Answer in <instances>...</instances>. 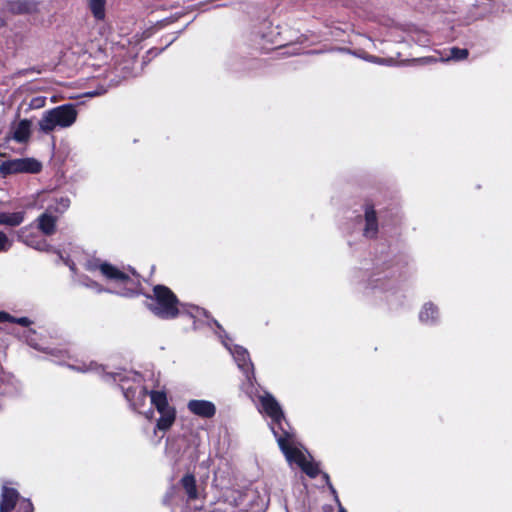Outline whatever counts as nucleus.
<instances>
[{"label": "nucleus", "instance_id": "f257e3e1", "mask_svg": "<svg viewBox=\"0 0 512 512\" xmlns=\"http://www.w3.org/2000/svg\"><path fill=\"white\" fill-rule=\"evenodd\" d=\"M252 390L253 393L250 398L257 404L259 412L270 418L269 425L271 431L287 462L290 465H297L311 478L316 477L319 473V468L303 451L278 401L272 394L266 391L259 393L254 385Z\"/></svg>", "mask_w": 512, "mask_h": 512}, {"label": "nucleus", "instance_id": "f03ea898", "mask_svg": "<svg viewBox=\"0 0 512 512\" xmlns=\"http://www.w3.org/2000/svg\"><path fill=\"white\" fill-rule=\"evenodd\" d=\"M83 266L90 272L98 270L108 282L113 284V289H108V292L125 297H131L138 293L140 283L135 272L132 270L128 272L120 270L118 267L97 258L85 260ZM75 281L99 293L106 291L97 282L90 280L84 275L78 276Z\"/></svg>", "mask_w": 512, "mask_h": 512}, {"label": "nucleus", "instance_id": "7ed1b4c3", "mask_svg": "<svg viewBox=\"0 0 512 512\" xmlns=\"http://www.w3.org/2000/svg\"><path fill=\"white\" fill-rule=\"evenodd\" d=\"M146 307L161 319H173L179 314H187L195 320L208 317L207 311L191 304H180L176 295L166 286L156 285L153 294L146 297Z\"/></svg>", "mask_w": 512, "mask_h": 512}, {"label": "nucleus", "instance_id": "20e7f679", "mask_svg": "<svg viewBox=\"0 0 512 512\" xmlns=\"http://www.w3.org/2000/svg\"><path fill=\"white\" fill-rule=\"evenodd\" d=\"M105 376L113 378L114 381L120 382V388L124 397L129 402L130 406L139 413H142V408L145 406L148 398L150 399L151 392L142 384V376L138 373H114L106 374Z\"/></svg>", "mask_w": 512, "mask_h": 512}, {"label": "nucleus", "instance_id": "39448f33", "mask_svg": "<svg viewBox=\"0 0 512 512\" xmlns=\"http://www.w3.org/2000/svg\"><path fill=\"white\" fill-rule=\"evenodd\" d=\"M75 105L64 104L43 112L38 121V129L43 134H50L58 129L71 127L77 120Z\"/></svg>", "mask_w": 512, "mask_h": 512}, {"label": "nucleus", "instance_id": "423d86ee", "mask_svg": "<svg viewBox=\"0 0 512 512\" xmlns=\"http://www.w3.org/2000/svg\"><path fill=\"white\" fill-rule=\"evenodd\" d=\"M230 339H222L223 345L227 348V350L230 352L232 357L234 358V361L236 362L238 368L245 376V381L242 384L243 391L249 396L252 397L253 393V383L255 381V375H254V366L253 363L250 360L249 352L238 345H233L230 343Z\"/></svg>", "mask_w": 512, "mask_h": 512}, {"label": "nucleus", "instance_id": "0eeeda50", "mask_svg": "<svg viewBox=\"0 0 512 512\" xmlns=\"http://www.w3.org/2000/svg\"><path fill=\"white\" fill-rule=\"evenodd\" d=\"M150 402L160 414L156 428L160 431L169 430L176 420V410L168 403L165 392L151 391Z\"/></svg>", "mask_w": 512, "mask_h": 512}, {"label": "nucleus", "instance_id": "6e6552de", "mask_svg": "<svg viewBox=\"0 0 512 512\" xmlns=\"http://www.w3.org/2000/svg\"><path fill=\"white\" fill-rule=\"evenodd\" d=\"M29 499L21 497L16 488L4 483L0 497V512H33Z\"/></svg>", "mask_w": 512, "mask_h": 512}, {"label": "nucleus", "instance_id": "1a4fd4ad", "mask_svg": "<svg viewBox=\"0 0 512 512\" xmlns=\"http://www.w3.org/2000/svg\"><path fill=\"white\" fill-rule=\"evenodd\" d=\"M16 237L19 242H22L28 247H31L40 252L54 251L52 246L48 244L44 235L38 230L37 226L30 224L20 228L16 232Z\"/></svg>", "mask_w": 512, "mask_h": 512}, {"label": "nucleus", "instance_id": "9d476101", "mask_svg": "<svg viewBox=\"0 0 512 512\" xmlns=\"http://www.w3.org/2000/svg\"><path fill=\"white\" fill-rule=\"evenodd\" d=\"M41 167V163L33 158L12 159L0 164V174L6 177L15 173H37Z\"/></svg>", "mask_w": 512, "mask_h": 512}, {"label": "nucleus", "instance_id": "9b49d317", "mask_svg": "<svg viewBox=\"0 0 512 512\" xmlns=\"http://www.w3.org/2000/svg\"><path fill=\"white\" fill-rule=\"evenodd\" d=\"M396 276L394 270L375 272L368 280V288L371 290L386 291L391 288V280Z\"/></svg>", "mask_w": 512, "mask_h": 512}, {"label": "nucleus", "instance_id": "f8f14e48", "mask_svg": "<svg viewBox=\"0 0 512 512\" xmlns=\"http://www.w3.org/2000/svg\"><path fill=\"white\" fill-rule=\"evenodd\" d=\"M187 408L192 414L201 418H212L216 414L215 404L208 400H190Z\"/></svg>", "mask_w": 512, "mask_h": 512}, {"label": "nucleus", "instance_id": "ddd939ff", "mask_svg": "<svg viewBox=\"0 0 512 512\" xmlns=\"http://www.w3.org/2000/svg\"><path fill=\"white\" fill-rule=\"evenodd\" d=\"M45 200L48 201V204L44 212L50 215H57L58 218L70 207L71 203L70 198L64 195L56 196L47 194Z\"/></svg>", "mask_w": 512, "mask_h": 512}, {"label": "nucleus", "instance_id": "4468645a", "mask_svg": "<svg viewBox=\"0 0 512 512\" xmlns=\"http://www.w3.org/2000/svg\"><path fill=\"white\" fill-rule=\"evenodd\" d=\"M419 321L427 326L437 325L440 321V311L436 304L431 301L424 303L418 314Z\"/></svg>", "mask_w": 512, "mask_h": 512}, {"label": "nucleus", "instance_id": "2eb2a0df", "mask_svg": "<svg viewBox=\"0 0 512 512\" xmlns=\"http://www.w3.org/2000/svg\"><path fill=\"white\" fill-rule=\"evenodd\" d=\"M58 219L57 215H50L49 213L43 212L37 217L35 223L38 230L44 236H51L56 232Z\"/></svg>", "mask_w": 512, "mask_h": 512}, {"label": "nucleus", "instance_id": "dca6fc26", "mask_svg": "<svg viewBox=\"0 0 512 512\" xmlns=\"http://www.w3.org/2000/svg\"><path fill=\"white\" fill-rule=\"evenodd\" d=\"M38 3L34 0H11L6 4V10L12 14L33 13L37 10Z\"/></svg>", "mask_w": 512, "mask_h": 512}, {"label": "nucleus", "instance_id": "f3484780", "mask_svg": "<svg viewBox=\"0 0 512 512\" xmlns=\"http://www.w3.org/2000/svg\"><path fill=\"white\" fill-rule=\"evenodd\" d=\"M32 122L28 119H22L11 128L12 139L18 143H25L31 135Z\"/></svg>", "mask_w": 512, "mask_h": 512}, {"label": "nucleus", "instance_id": "a211bd4d", "mask_svg": "<svg viewBox=\"0 0 512 512\" xmlns=\"http://www.w3.org/2000/svg\"><path fill=\"white\" fill-rule=\"evenodd\" d=\"M378 233V222L374 207L366 205L365 207V226L363 229V235L366 238H375Z\"/></svg>", "mask_w": 512, "mask_h": 512}, {"label": "nucleus", "instance_id": "6ab92c4d", "mask_svg": "<svg viewBox=\"0 0 512 512\" xmlns=\"http://www.w3.org/2000/svg\"><path fill=\"white\" fill-rule=\"evenodd\" d=\"M25 220V212H0V225L8 227H17Z\"/></svg>", "mask_w": 512, "mask_h": 512}, {"label": "nucleus", "instance_id": "aec40b11", "mask_svg": "<svg viewBox=\"0 0 512 512\" xmlns=\"http://www.w3.org/2000/svg\"><path fill=\"white\" fill-rule=\"evenodd\" d=\"M181 484L190 500H195L198 498L196 479L193 475H185L181 480Z\"/></svg>", "mask_w": 512, "mask_h": 512}, {"label": "nucleus", "instance_id": "412c9836", "mask_svg": "<svg viewBox=\"0 0 512 512\" xmlns=\"http://www.w3.org/2000/svg\"><path fill=\"white\" fill-rule=\"evenodd\" d=\"M105 4L106 0H89V8L96 20H104Z\"/></svg>", "mask_w": 512, "mask_h": 512}, {"label": "nucleus", "instance_id": "4be33fe9", "mask_svg": "<svg viewBox=\"0 0 512 512\" xmlns=\"http://www.w3.org/2000/svg\"><path fill=\"white\" fill-rule=\"evenodd\" d=\"M468 54L469 53H468L467 49L453 47L450 49L449 55H447L446 57H443L442 60L443 61H449V60L460 61V60L466 59L468 57Z\"/></svg>", "mask_w": 512, "mask_h": 512}, {"label": "nucleus", "instance_id": "5701e85b", "mask_svg": "<svg viewBox=\"0 0 512 512\" xmlns=\"http://www.w3.org/2000/svg\"><path fill=\"white\" fill-rule=\"evenodd\" d=\"M69 366L72 369L80 371V372L96 371L97 373H101L103 371V368L94 362H90L89 364L83 362L80 365H69Z\"/></svg>", "mask_w": 512, "mask_h": 512}, {"label": "nucleus", "instance_id": "b1692460", "mask_svg": "<svg viewBox=\"0 0 512 512\" xmlns=\"http://www.w3.org/2000/svg\"><path fill=\"white\" fill-rule=\"evenodd\" d=\"M55 253L58 254L59 258L70 268L73 274H76V262H81L76 256H67L64 257L63 252L60 250H55Z\"/></svg>", "mask_w": 512, "mask_h": 512}, {"label": "nucleus", "instance_id": "393cba45", "mask_svg": "<svg viewBox=\"0 0 512 512\" xmlns=\"http://www.w3.org/2000/svg\"><path fill=\"white\" fill-rule=\"evenodd\" d=\"M26 341H27L28 345L35 348L36 350H40V351L49 353L54 357H59L58 354L62 353L59 350H54V349L48 350L47 348L40 346L39 344L35 343L34 340L32 338H30L29 336H27Z\"/></svg>", "mask_w": 512, "mask_h": 512}, {"label": "nucleus", "instance_id": "a878e982", "mask_svg": "<svg viewBox=\"0 0 512 512\" xmlns=\"http://www.w3.org/2000/svg\"><path fill=\"white\" fill-rule=\"evenodd\" d=\"M13 241L2 231H0V253L11 249Z\"/></svg>", "mask_w": 512, "mask_h": 512}, {"label": "nucleus", "instance_id": "bb28decb", "mask_svg": "<svg viewBox=\"0 0 512 512\" xmlns=\"http://www.w3.org/2000/svg\"><path fill=\"white\" fill-rule=\"evenodd\" d=\"M324 478L329 486V489L330 491L332 492V494L334 495V500L335 502L337 503L338 505V511L337 512H347L346 509L342 506L339 498H338V495H337V492L335 490V488L333 487V485L329 482V476L327 474H324Z\"/></svg>", "mask_w": 512, "mask_h": 512}, {"label": "nucleus", "instance_id": "cd10ccee", "mask_svg": "<svg viewBox=\"0 0 512 512\" xmlns=\"http://www.w3.org/2000/svg\"><path fill=\"white\" fill-rule=\"evenodd\" d=\"M45 105V98L44 97H34L31 99L29 107L31 109H39L42 108Z\"/></svg>", "mask_w": 512, "mask_h": 512}, {"label": "nucleus", "instance_id": "c85d7f7f", "mask_svg": "<svg viewBox=\"0 0 512 512\" xmlns=\"http://www.w3.org/2000/svg\"><path fill=\"white\" fill-rule=\"evenodd\" d=\"M7 321L17 323L24 327H27L32 323L31 320L27 317L15 318L13 316H10V318H8Z\"/></svg>", "mask_w": 512, "mask_h": 512}, {"label": "nucleus", "instance_id": "c756f323", "mask_svg": "<svg viewBox=\"0 0 512 512\" xmlns=\"http://www.w3.org/2000/svg\"><path fill=\"white\" fill-rule=\"evenodd\" d=\"M364 59L367 61L373 62V63H377V64H384L386 62V60L380 59L376 56H366V57H364Z\"/></svg>", "mask_w": 512, "mask_h": 512}, {"label": "nucleus", "instance_id": "7c9ffc66", "mask_svg": "<svg viewBox=\"0 0 512 512\" xmlns=\"http://www.w3.org/2000/svg\"><path fill=\"white\" fill-rule=\"evenodd\" d=\"M10 318V315L5 312H0V322H5Z\"/></svg>", "mask_w": 512, "mask_h": 512}, {"label": "nucleus", "instance_id": "2f4dec72", "mask_svg": "<svg viewBox=\"0 0 512 512\" xmlns=\"http://www.w3.org/2000/svg\"><path fill=\"white\" fill-rule=\"evenodd\" d=\"M105 90L101 91V92H97V91H91V92H88L87 95L90 96V97H93V96H97V95H100L102 93H104Z\"/></svg>", "mask_w": 512, "mask_h": 512}, {"label": "nucleus", "instance_id": "473e14b6", "mask_svg": "<svg viewBox=\"0 0 512 512\" xmlns=\"http://www.w3.org/2000/svg\"><path fill=\"white\" fill-rule=\"evenodd\" d=\"M153 412L149 410V412L146 414V418H152Z\"/></svg>", "mask_w": 512, "mask_h": 512}, {"label": "nucleus", "instance_id": "72a5a7b5", "mask_svg": "<svg viewBox=\"0 0 512 512\" xmlns=\"http://www.w3.org/2000/svg\"><path fill=\"white\" fill-rule=\"evenodd\" d=\"M213 323L217 325L218 328H220V325L217 323V321L213 320Z\"/></svg>", "mask_w": 512, "mask_h": 512}]
</instances>
